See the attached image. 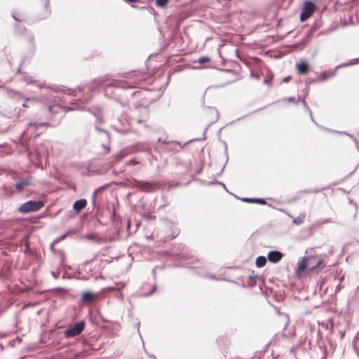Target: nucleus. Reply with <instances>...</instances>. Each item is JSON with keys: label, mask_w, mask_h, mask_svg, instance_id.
Segmentation results:
<instances>
[{"label": "nucleus", "mask_w": 359, "mask_h": 359, "mask_svg": "<svg viewBox=\"0 0 359 359\" xmlns=\"http://www.w3.org/2000/svg\"><path fill=\"white\" fill-rule=\"evenodd\" d=\"M254 203L264 205L266 204V201L262 198H254Z\"/></svg>", "instance_id": "nucleus-18"}, {"label": "nucleus", "mask_w": 359, "mask_h": 359, "mask_svg": "<svg viewBox=\"0 0 359 359\" xmlns=\"http://www.w3.org/2000/svg\"><path fill=\"white\" fill-rule=\"evenodd\" d=\"M95 299V295L90 292H86L82 294V299L85 302H90L93 301Z\"/></svg>", "instance_id": "nucleus-12"}, {"label": "nucleus", "mask_w": 359, "mask_h": 359, "mask_svg": "<svg viewBox=\"0 0 359 359\" xmlns=\"http://www.w3.org/2000/svg\"><path fill=\"white\" fill-rule=\"evenodd\" d=\"M290 79H291V76H287L284 79V81L287 82L290 80Z\"/></svg>", "instance_id": "nucleus-23"}, {"label": "nucleus", "mask_w": 359, "mask_h": 359, "mask_svg": "<svg viewBox=\"0 0 359 359\" xmlns=\"http://www.w3.org/2000/svg\"><path fill=\"white\" fill-rule=\"evenodd\" d=\"M13 194V191H9V194H10V195H11V194Z\"/></svg>", "instance_id": "nucleus-26"}, {"label": "nucleus", "mask_w": 359, "mask_h": 359, "mask_svg": "<svg viewBox=\"0 0 359 359\" xmlns=\"http://www.w3.org/2000/svg\"><path fill=\"white\" fill-rule=\"evenodd\" d=\"M137 163V162L135 160H130L128 161V165H135Z\"/></svg>", "instance_id": "nucleus-20"}, {"label": "nucleus", "mask_w": 359, "mask_h": 359, "mask_svg": "<svg viewBox=\"0 0 359 359\" xmlns=\"http://www.w3.org/2000/svg\"><path fill=\"white\" fill-rule=\"evenodd\" d=\"M266 263V259L264 256H259L256 259V266L257 267H262L265 266Z\"/></svg>", "instance_id": "nucleus-13"}, {"label": "nucleus", "mask_w": 359, "mask_h": 359, "mask_svg": "<svg viewBox=\"0 0 359 359\" xmlns=\"http://www.w3.org/2000/svg\"><path fill=\"white\" fill-rule=\"evenodd\" d=\"M283 254L276 250L270 251L268 253V259L272 263H277L283 258Z\"/></svg>", "instance_id": "nucleus-9"}, {"label": "nucleus", "mask_w": 359, "mask_h": 359, "mask_svg": "<svg viewBox=\"0 0 359 359\" xmlns=\"http://www.w3.org/2000/svg\"><path fill=\"white\" fill-rule=\"evenodd\" d=\"M242 201L247 203H254V198H244Z\"/></svg>", "instance_id": "nucleus-19"}, {"label": "nucleus", "mask_w": 359, "mask_h": 359, "mask_svg": "<svg viewBox=\"0 0 359 359\" xmlns=\"http://www.w3.org/2000/svg\"><path fill=\"white\" fill-rule=\"evenodd\" d=\"M22 106L24 107H29L26 102L23 103Z\"/></svg>", "instance_id": "nucleus-24"}, {"label": "nucleus", "mask_w": 359, "mask_h": 359, "mask_svg": "<svg viewBox=\"0 0 359 359\" xmlns=\"http://www.w3.org/2000/svg\"><path fill=\"white\" fill-rule=\"evenodd\" d=\"M146 218L149 219H155L156 217L155 216H151V215H146L145 216Z\"/></svg>", "instance_id": "nucleus-22"}, {"label": "nucleus", "mask_w": 359, "mask_h": 359, "mask_svg": "<svg viewBox=\"0 0 359 359\" xmlns=\"http://www.w3.org/2000/svg\"><path fill=\"white\" fill-rule=\"evenodd\" d=\"M127 79L130 80V81L128 83V88H136L137 85L140 84L143 81L142 76L137 73H129L128 74V76H126Z\"/></svg>", "instance_id": "nucleus-6"}, {"label": "nucleus", "mask_w": 359, "mask_h": 359, "mask_svg": "<svg viewBox=\"0 0 359 359\" xmlns=\"http://www.w3.org/2000/svg\"><path fill=\"white\" fill-rule=\"evenodd\" d=\"M85 328V322L79 321L75 323L73 326L68 327L64 332L65 338H71L79 335Z\"/></svg>", "instance_id": "nucleus-3"}, {"label": "nucleus", "mask_w": 359, "mask_h": 359, "mask_svg": "<svg viewBox=\"0 0 359 359\" xmlns=\"http://www.w3.org/2000/svg\"><path fill=\"white\" fill-rule=\"evenodd\" d=\"M32 184V177H28L16 183L15 187L18 192H21L25 188L31 185Z\"/></svg>", "instance_id": "nucleus-8"}, {"label": "nucleus", "mask_w": 359, "mask_h": 359, "mask_svg": "<svg viewBox=\"0 0 359 359\" xmlns=\"http://www.w3.org/2000/svg\"><path fill=\"white\" fill-rule=\"evenodd\" d=\"M44 204L40 201H29L22 204L18 210L22 213L38 211L43 207Z\"/></svg>", "instance_id": "nucleus-2"}, {"label": "nucleus", "mask_w": 359, "mask_h": 359, "mask_svg": "<svg viewBox=\"0 0 359 359\" xmlns=\"http://www.w3.org/2000/svg\"><path fill=\"white\" fill-rule=\"evenodd\" d=\"M127 3H136L138 1V0H124Z\"/></svg>", "instance_id": "nucleus-21"}, {"label": "nucleus", "mask_w": 359, "mask_h": 359, "mask_svg": "<svg viewBox=\"0 0 359 359\" xmlns=\"http://www.w3.org/2000/svg\"><path fill=\"white\" fill-rule=\"evenodd\" d=\"M296 69L298 73L306 74L310 70V66L306 61H301L296 65Z\"/></svg>", "instance_id": "nucleus-10"}, {"label": "nucleus", "mask_w": 359, "mask_h": 359, "mask_svg": "<svg viewBox=\"0 0 359 359\" xmlns=\"http://www.w3.org/2000/svg\"><path fill=\"white\" fill-rule=\"evenodd\" d=\"M316 9V6L315 4L311 2V1H305L304 2L302 11L300 14V20L302 22L306 21L308 18H309L313 13L315 12Z\"/></svg>", "instance_id": "nucleus-4"}, {"label": "nucleus", "mask_w": 359, "mask_h": 359, "mask_svg": "<svg viewBox=\"0 0 359 359\" xmlns=\"http://www.w3.org/2000/svg\"><path fill=\"white\" fill-rule=\"evenodd\" d=\"M170 0H156V4L159 7H165Z\"/></svg>", "instance_id": "nucleus-15"}, {"label": "nucleus", "mask_w": 359, "mask_h": 359, "mask_svg": "<svg viewBox=\"0 0 359 359\" xmlns=\"http://www.w3.org/2000/svg\"><path fill=\"white\" fill-rule=\"evenodd\" d=\"M87 201L86 199H80L74 202L73 208L76 212H79L86 208Z\"/></svg>", "instance_id": "nucleus-11"}, {"label": "nucleus", "mask_w": 359, "mask_h": 359, "mask_svg": "<svg viewBox=\"0 0 359 359\" xmlns=\"http://www.w3.org/2000/svg\"><path fill=\"white\" fill-rule=\"evenodd\" d=\"M106 86L107 87H111V86H115V87H126L125 84H123V83H107L105 84Z\"/></svg>", "instance_id": "nucleus-17"}, {"label": "nucleus", "mask_w": 359, "mask_h": 359, "mask_svg": "<svg viewBox=\"0 0 359 359\" xmlns=\"http://www.w3.org/2000/svg\"><path fill=\"white\" fill-rule=\"evenodd\" d=\"M323 262V259L317 255L304 257L299 261L296 273L300 276L304 272L308 275L317 273L324 267Z\"/></svg>", "instance_id": "nucleus-1"}, {"label": "nucleus", "mask_w": 359, "mask_h": 359, "mask_svg": "<svg viewBox=\"0 0 359 359\" xmlns=\"http://www.w3.org/2000/svg\"><path fill=\"white\" fill-rule=\"evenodd\" d=\"M133 184L140 191L145 192L151 191L153 187L157 185L155 182H142L139 180H134Z\"/></svg>", "instance_id": "nucleus-5"}, {"label": "nucleus", "mask_w": 359, "mask_h": 359, "mask_svg": "<svg viewBox=\"0 0 359 359\" xmlns=\"http://www.w3.org/2000/svg\"><path fill=\"white\" fill-rule=\"evenodd\" d=\"M333 76V74L331 72H322L318 77L319 81H325L328 79L329 78L332 77Z\"/></svg>", "instance_id": "nucleus-14"}, {"label": "nucleus", "mask_w": 359, "mask_h": 359, "mask_svg": "<svg viewBox=\"0 0 359 359\" xmlns=\"http://www.w3.org/2000/svg\"><path fill=\"white\" fill-rule=\"evenodd\" d=\"M210 60V57H207V56H204V57H201L198 60V62L200 63V64H204V63H208L209 62Z\"/></svg>", "instance_id": "nucleus-16"}, {"label": "nucleus", "mask_w": 359, "mask_h": 359, "mask_svg": "<svg viewBox=\"0 0 359 359\" xmlns=\"http://www.w3.org/2000/svg\"><path fill=\"white\" fill-rule=\"evenodd\" d=\"M13 17H14V18H15L17 21H20V19H18V18H15V16H13Z\"/></svg>", "instance_id": "nucleus-25"}, {"label": "nucleus", "mask_w": 359, "mask_h": 359, "mask_svg": "<svg viewBox=\"0 0 359 359\" xmlns=\"http://www.w3.org/2000/svg\"><path fill=\"white\" fill-rule=\"evenodd\" d=\"M41 11L39 18L41 20L47 18L50 14V0H41Z\"/></svg>", "instance_id": "nucleus-7"}]
</instances>
